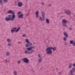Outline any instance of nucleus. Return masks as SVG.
I'll list each match as a JSON object with an SVG mask.
<instances>
[{"instance_id":"nucleus-1","label":"nucleus","mask_w":75,"mask_h":75,"mask_svg":"<svg viewBox=\"0 0 75 75\" xmlns=\"http://www.w3.org/2000/svg\"><path fill=\"white\" fill-rule=\"evenodd\" d=\"M52 49L53 51H55L56 50V47H49L47 48L45 50V51L47 55H50L52 54Z\"/></svg>"},{"instance_id":"nucleus-2","label":"nucleus","mask_w":75,"mask_h":75,"mask_svg":"<svg viewBox=\"0 0 75 75\" xmlns=\"http://www.w3.org/2000/svg\"><path fill=\"white\" fill-rule=\"evenodd\" d=\"M25 42H27L25 45V47H28L30 46H32V45H33L32 43L29 42V41L28 40V39H25Z\"/></svg>"},{"instance_id":"nucleus-3","label":"nucleus","mask_w":75,"mask_h":75,"mask_svg":"<svg viewBox=\"0 0 75 75\" xmlns=\"http://www.w3.org/2000/svg\"><path fill=\"white\" fill-rule=\"evenodd\" d=\"M7 13L8 14H12V17H16V15H15V12L13 11L12 10H10L7 11Z\"/></svg>"},{"instance_id":"nucleus-4","label":"nucleus","mask_w":75,"mask_h":75,"mask_svg":"<svg viewBox=\"0 0 75 75\" xmlns=\"http://www.w3.org/2000/svg\"><path fill=\"white\" fill-rule=\"evenodd\" d=\"M14 18H15L14 17H13V16H12V17H6L5 18L6 21H13L14 20Z\"/></svg>"},{"instance_id":"nucleus-5","label":"nucleus","mask_w":75,"mask_h":75,"mask_svg":"<svg viewBox=\"0 0 75 75\" xmlns=\"http://www.w3.org/2000/svg\"><path fill=\"white\" fill-rule=\"evenodd\" d=\"M75 72V68H73L71 70H70V75H75L74 74Z\"/></svg>"},{"instance_id":"nucleus-6","label":"nucleus","mask_w":75,"mask_h":75,"mask_svg":"<svg viewBox=\"0 0 75 75\" xmlns=\"http://www.w3.org/2000/svg\"><path fill=\"white\" fill-rule=\"evenodd\" d=\"M22 60L26 64H28L29 63V59L26 57L23 58Z\"/></svg>"},{"instance_id":"nucleus-7","label":"nucleus","mask_w":75,"mask_h":75,"mask_svg":"<svg viewBox=\"0 0 75 75\" xmlns=\"http://www.w3.org/2000/svg\"><path fill=\"white\" fill-rule=\"evenodd\" d=\"M36 47H35V46H31L29 48H27V50L28 51H30V50H32V49L33 48V49H35L36 48Z\"/></svg>"},{"instance_id":"nucleus-8","label":"nucleus","mask_w":75,"mask_h":75,"mask_svg":"<svg viewBox=\"0 0 75 75\" xmlns=\"http://www.w3.org/2000/svg\"><path fill=\"white\" fill-rule=\"evenodd\" d=\"M16 29H17V28L16 27H14L12 28L11 30V33H14V32L16 31Z\"/></svg>"},{"instance_id":"nucleus-9","label":"nucleus","mask_w":75,"mask_h":75,"mask_svg":"<svg viewBox=\"0 0 75 75\" xmlns=\"http://www.w3.org/2000/svg\"><path fill=\"white\" fill-rule=\"evenodd\" d=\"M65 12L68 15H71V12L69 11V10H67L65 11Z\"/></svg>"},{"instance_id":"nucleus-10","label":"nucleus","mask_w":75,"mask_h":75,"mask_svg":"<svg viewBox=\"0 0 75 75\" xmlns=\"http://www.w3.org/2000/svg\"><path fill=\"white\" fill-rule=\"evenodd\" d=\"M23 16H24V14L22 13L21 15H18V18H23Z\"/></svg>"},{"instance_id":"nucleus-11","label":"nucleus","mask_w":75,"mask_h":75,"mask_svg":"<svg viewBox=\"0 0 75 75\" xmlns=\"http://www.w3.org/2000/svg\"><path fill=\"white\" fill-rule=\"evenodd\" d=\"M42 17L43 18L41 17H40L39 18V20L42 21H44L45 20V17Z\"/></svg>"},{"instance_id":"nucleus-12","label":"nucleus","mask_w":75,"mask_h":75,"mask_svg":"<svg viewBox=\"0 0 75 75\" xmlns=\"http://www.w3.org/2000/svg\"><path fill=\"white\" fill-rule=\"evenodd\" d=\"M18 7H22V6H23V4H22V3L21 2H19L18 4Z\"/></svg>"},{"instance_id":"nucleus-13","label":"nucleus","mask_w":75,"mask_h":75,"mask_svg":"<svg viewBox=\"0 0 75 75\" xmlns=\"http://www.w3.org/2000/svg\"><path fill=\"white\" fill-rule=\"evenodd\" d=\"M64 35L65 37L66 38H67L68 37V35L67 33L64 32Z\"/></svg>"},{"instance_id":"nucleus-14","label":"nucleus","mask_w":75,"mask_h":75,"mask_svg":"<svg viewBox=\"0 0 75 75\" xmlns=\"http://www.w3.org/2000/svg\"><path fill=\"white\" fill-rule=\"evenodd\" d=\"M7 41L8 42H11L12 41V39L8 38L7 39Z\"/></svg>"},{"instance_id":"nucleus-15","label":"nucleus","mask_w":75,"mask_h":75,"mask_svg":"<svg viewBox=\"0 0 75 75\" xmlns=\"http://www.w3.org/2000/svg\"><path fill=\"white\" fill-rule=\"evenodd\" d=\"M39 13V11H36V16L37 18H38V17Z\"/></svg>"},{"instance_id":"nucleus-16","label":"nucleus","mask_w":75,"mask_h":75,"mask_svg":"<svg viewBox=\"0 0 75 75\" xmlns=\"http://www.w3.org/2000/svg\"><path fill=\"white\" fill-rule=\"evenodd\" d=\"M13 75H17V71H14L13 72Z\"/></svg>"},{"instance_id":"nucleus-17","label":"nucleus","mask_w":75,"mask_h":75,"mask_svg":"<svg viewBox=\"0 0 75 75\" xmlns=\"http://www.w3.org/2000/svg\"><path fill=\"white\" fill-rule=\"evenodd\" d=\"M62 24H65L67 23V20L66 19H63L62 20Z\"/></svg>"},{"instance_id":"nucleus-18","label":"nucleus","mask_w":75,"mask_h":75,"mask_svg":"<svg viewBox=\"0 0 75 75\" xmlns=\"http://www.w3.org/2000/svg\"><path fill=\"white\" fill-rule=\"evenodd\" d=\"M68 68L69 69H71L72 68V63H70L69 64Z\"/></svg>"},{"instance_id":"nucleus-19","label":"nucleus","mask_w":75,"mask_h":75,"mask_svg":"<svg viewBox=\"0 0 75 75\" xmlns=\"http://www.w3.org/2000/svg\"><path fill=\"white\" fill-rule=\"evenodd\" d=\"M42 62V58L41 57L40 58L38 59V62L39 63H40Z\"/></svg>"},{"instance_id":"nucleus-20","label":"nucleus","mask_w":75,"mask_h":75,"mask_svg":"<svg viewBox=\"0 0 75 75\" xmlns=\"http://www.w3.org/2000/svg\"><path fill=\"white\" fill-rule=\"evenodd\" d=\"M41 14L42 17H45V12L44 11H42L41 12Z\"/></svg>"},{"instance_id":"nucleus-21","label":"nucleus","mask_w":75,"mask_h":75,"mask_svg":"<svg viewBox=\"0 0 75 75\" xmlns=\"http://www.w3.org/2000/svg\"><path fill=\"white\" fill-rule=\"evenodd\" d=\"M24 54H30V52H28V50H26L24 52Z\"/></svg>"},{"instance_id":"nucleus-22","label":"nucleus","mask_w":75,"mask_h":75,"mask_svg":"<svg viewBox=\"0 0 75 75\" xmlns=\"http://www.w3.org/2000/svg\"><path fill=\"white\" fill-rule=\"evenodd\" d=\"M10 54V52L8 51L6 52V56H9V55Z\"/></svg>"},{"instance_id":"nucleus-23","label":"nucleus","mask_w":75,"mask_h":75,"mask_svg":"<svg viewBox=\"0 0 75 75\" xmlns=\"http://www.w3.org/2000/svg\"><path fill=\"white\" fill-rule=\"evenodd\" d=\"M31 51L30 52H29L30 54H32V53H33V52H35V50L34 49H33L31 50Z\"/></svg>"},{"instance_id":"nucleus-24","label":"nucleus","mask_w":75,"mask_h":75,"mask_svg":"<svg viewBox=\"0 0 75 75\" xmlns=\"http://www.w3.org/2000/svg\"><path fill=\"white\" fill-rule=\"evenodd\" d=\"M46 22L48 24H49L50 23V21H49V19H46Z\"/></svg>"},{"instance_id":"nucleus-25","label":"nucleus","mask_w":75,"mask_h":75,"mask_svg":"<svg viewBox=\"0 0 75 75\" xmlns=\"http://www.w3.org/2000/svg\"><path fill=\"white\" fill-rule=\"evenodd\" d=\"M20 27H19L18 29H16L15 31L16 33H17L18 31H19V30H20Z\"/></svg>"},{"instance_id":"nucleus-26","label":"nucleus","mask_w":75,"mask_h":75,"mask_svg":"<svg viewBox=\"0 0 75 75\" xmlns=\"http://www.w3.org/2000/svg\"><path fill=\"white\" fill-rule=\"evenodd\" d=\"M62 25L63 27H67V26L66 25V24H64V23H62Z\"/></svg>"},{"instance_id":"nucleus-27","label":"nucleus","mask_w":75,"mask_h":75,"mask_svg":"<svg viewBox=\"0 0 75 75\" xmlns=\"http://www.w3.org/2000/svg\"><path fill=\"white\" fill-rule=\"evenodd\" d=\"M74 42V41L73 40H70V43L71 44H72L73 45Z\"/></svg>"},{"instance_id":"nucleus-28","label":"nucleus","mask_w":75,"mask_h":75,"mask_svg":"<svg viewBox=\"0 0 75 75\" xmlns=\"http://www.w3.org/2000/svg\"><path fill=\"white\" fill-rule=\"evenodd\" d=\"M7 45H8V46L9 47H11V45H12V44L8 43L7 44Z\"/></svg>"},{"instance_id":"nucleus-29","label":"nucleus","mask_w":75,"mask_h":75,"mask_svg":"<svg viewBox=\"0 0 75 75\" xmlns=\"http://www.w3.org/2000/svg\"><path fill=\"white\" fill-rule=\"evenodd\" d=\"M3 1H2V0H0V3L1 6L3 5Z\"/></svg>"},{"instance_id":"nucleus-30","label":"nucleus","mask_w":75,"mask_h":75,"mask_svg":"<svg viewBox=\"0 0 75 75\" xmlns=\"http://www.w3.org/2000/svg\"><path fill=\"white\" fill-rule=\"evenodd\" d=\"M63 40H64V41H67V38H66L65 37H64Z\"/></svg>"},{"instance_id":"nucleus-31","label":"nucleus","mask_w":75,"mask_h":75,"mask_svg":"<svg viewBox=\"0 0 75 75\" xmlns=\"http://www.w3.org/2000/svg\"><path fill=\"white\" fill-rule=\"evenodd\" d=\"M3 1L5 3H7L8 2V0H3Z\"/></svg>"},{"instance_id":"nucleus-32","label":"nucleus","mask_w":75,"mask_h":75,"mask_svg":"<svg viewBox=\"0 0 75 75\" xmlns=\"http://www.w3.org/2000/svg\"><path fill=\"white\" fill-rule=\"evenodd\" d=\"M7 59L4 60V62H5L7 64Z\"/></svg>"},{"instance_id":"nucleus-33","label":"nucleus","mask_w":75,"mask_h":75,"mask_svg":"<svg viewBox=\"0 0 75 75\" xmlns=\"http://www.w3.org/2000/svg\"><path fill=\"white\" fill-rule=\"evenodd\" d=\"M38 57L39 58L41 57V55L40 54H38Z\"/></svg>"},{"instance_id":"nucleus-34","label":"nucleus","mask_w":75,"mask_h":75,"mask_svg":"<svg viewBox=\"0 0 75 75\" xmlns=\"http://www.w3.org/2000/svg\"><path fill=\"white\" fill-rule=\"evenodd\" d=\"M23 37H27V36L25 35H22Z\"/></svg>"},{"instance_id":"nucleus-35","label":"nucleus","mask_w":75,"mask_h":75,"mask_svg":"<svg viewBox=\"0 0 75 75\" xmlns=\"http://www.w3.org/2000/svg\"><path fill=\"white\" fill-rule=\"evenodd\" d=\"M73 46H75V42H74L73 45H72Z\"/></svg>"},{"instance_id":"nucleus-36","label":"nucleus","mask_w":75,"mask_h":75,"mask_svg":"<svg viewBox=\"0 0 75 75\" xmlns=\"http://www.w3.org/2000/svg\"><path fill=\"white\" fill-rule=\"evenodd\" d=\"M51 4H48V6H49V7H51Z\"/></svg>"},{"instance_id":"nucleus-37","label":"nucleus","mask_w":75,"mask_h":75,"mask_svg":"<svg viewBox=\"0 0 75 75\" xmlns=\"http://www.w3.org/2000/svg\"><path fill=\"white\" fill-rule=\"evenodd\" d=\"M68 43H67V42H65L64 43L65 45H67V44Z\"/></svg>"},{"instance_id":"nucleus-38","label":"nucleus","mask_w":75,"mask_h":75,"mask_svg":"<svg viewBox=\"0 0 75 75\" xmlns=\"http://www.w3.org/2000/svg\"><path fill=\"white\" fill-rule=\"evenodd\" d=\"M21 12H18V13L17 14H21Z\"/></svg>"},{"instance_id":"nucleus-39","label":"nucleus","mask_w":75,"mask_h":75,"mask_svg":"<svg viewBox=\"0 0 75 75\" xmlns=\"http://www.w3.org/2000/svg\"><path fill=\"white\" fill-rule=\"evenodd\" d=\"M57 74L58 75H60V74H61V72H60L59 73H58Z\"/></svg>"},{"instance_id":"nucleus-40","label":"nucleus","mask_w":75,"mask_h":75,"mask_svg":"<svg viewBox=\"0 0 75 75\" xmlns=\"http://www.w3.org/2000/svg\"><path fill=\"white\" fill-rule=\"evenodd\" d=\"M41 4H42V6H44V2L42 3Z\"/></svg>"},{"instance_id":"nucleus-41","label":"nucleus","mask_w":75,"mask_h":75,"mask_svg":"<svg viewBox=\"0 0 75 75\" xmlns=\"http://www.w3.org/2000/svg\"><path fill=\"white\" fill-rule=\"evenodd\" d=\"M21 63V62L20 61H19L18 62V64H20Z\"/></svg>"},{"instance_id":"nucleus-42","label":"nucleus","mask_w":75,"mask_h":75,"mask_svg":"<svg viewBox=\"0 0 75 75\" xmlns=\"http://www.w3.org/2000/svg\"><path fill=\"white\" fill-rule=\"evenodd\" d=\"M73 67H75V63L73 64Z\"/></svg>"},{"instance_id":"nucleus-43","label":"nucleus","mask_w":75,"mask_h":75,"mask_svg":"<svg viewBox=\"0 0 75 75\" xmlns=\"http://www.w3.org/2000/svg\"><path fill=\"white\" fill-rule=\"evenodd\" d=\"M69 29V30H72V28H68Z\"/></svg>"},{"instance_id":"nucleus-44","label":"nucleus","mask_w":75,"mask_h":75,"mask_svg":"<svg viewBox=\"0 0 75 75\" xmlns=\"http://www.w3.org/2000/svg\"><path fill=\"white\" fill-rule=\"evenodd\" d=\"M21 42H18L19 44H21Z\"/></svg>"},{"instance_id":"nucleus-45","label":"nucleus","mask_w":75,"mask_h":75,"mask_svg":"<svg viewBox=\"0 0 75 75\" xmlns=\"http://www.w3.org/2000/svg\"><path fill=\"white\" fill-rule=\"evenodd\" d=\"M8 17H11V15H9L8 16Z\"/></svg>"},{"instance_id":"nucleus-46","label":"nucleus","mask_w":75,"mask_h":75,"mask_svg":"<svg viewBox=\"0 0 75 75\" xmlns=\"http://www.w3.org/2000/svg\"><path fill=\"white\" fill-rule=\"evenodd\" d=\"M7 62H9V61H7Z\"/></svg>"},{"instance_id":"nucleus-47","label":"nucleus","mask_w":75,"mask_h":75,"mask_svg":"<svg viewBox=\"0 0 75 75\" xmlns=\"http://www.w3.org/2000/svg\"><path fill=\"white\" fill-rule=\"evenodd\" d=\"M56 70H58V68H57Z\"/></svg>"},{"instance_id":"nucleus-48","label":"nucleus","mask_w":75,"mask_h":75,"mask_svg":"<svg viewBox=\"0 0 75 75\" xmlns=\"http://www.w3.org/2000/svg\"><path fill=\"white\" fill-rule=\"evenodd\" d=\"M67 23H69V21H68V22H67Z\"/></svg>"},{"instance_id":"nucleus-49","label":"nucleus","mask_w":75,"mask_h":75,"mask_svg":"<svg viewBox=\"0 0 75 75\" xmlns=\"http://www.w3.org/2000/svg\"><path fill=\"white\" fill-rule=\"evenodd\" d=\"M26 1H27V0H26Z\"/></svg>"}]
</instances>
